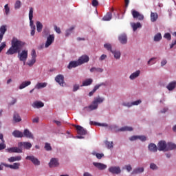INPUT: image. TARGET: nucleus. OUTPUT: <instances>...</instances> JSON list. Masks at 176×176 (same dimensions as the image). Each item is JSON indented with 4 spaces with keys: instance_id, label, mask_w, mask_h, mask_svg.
Returning a JSON list of instances; mask_svg holds the SVG:
<instances>
[{
    "instance_id": "1",
    "label": "nucleus",
    "mask_w": 176,
    "mask_h": 176,
    "mask_svg": "<svg viewBox=\"0 0 176 176\" xmlns=\"http://www.w3.org/2000/svg\"><path fill=\"white\" fill-rule=\"evenodd\" d=\"M25 45V43L14 38L12 40V45L10 49L7 51L6 54L8 56L16 54V53H19L18 57L20 61H23L24 65H25V61H27V58L28 57V51L23 50L20 54V50L21 48Z\"/></svg>"
},
{
    "instance_id": "2",
    "label": "nucleus",
    "mask_w": 176,
    "mask_h": 176,
    "mask_svg": "<svg viewBox=\"0 0 176 176\" xmlns=\"http://www.w3.org/2000/svg\"><path fill=\"white\" fill-rule=\"evenodd\" d=\"M157 149L160 151V152H166L167 149V143H166V141L161 140L157 144Z\"/></svg>"
},
{
    "instance_id": "3",
    "label": "nucleus",
    "mask_w": 176,
    "mask_h": 176,
    "mask_svg": "<svg viewBox=\"0 0 176 176\" xmlns=\"http://www.w3.org/2000/svg\"><path fill=\"white\" fill-rule=\"evenodd\" d=\"M25 159L32 162L34 166H41V161L34 155H28Z\"/></svg>"
},
{
    "instance_id": "4",
    "label": "nucleus",
    "mask_w": 176,
    "mask_h": 176,
    "mask_svg": "<svg viewBox=\"0 0 176 176\" xmlns=\"http://www.w3.org/2000/svg\"><path fill=\"white\" fill-rule=\"evenodd\" d=\"M74 127H76L77 133L79 135H86V134H87V130L85 129L82 126L75 125Z\"/></svg>"
},
{
    "instance_id": "5",
    "label": "nucleus",
    "mask_w": 176,
    "mask_h": 176,
    "mask_svg": "<svg viewBox=\"0 0 176 176\" xmlns=\"http://www.w3.org/2000/svg\"><path fill=\"white\" fill-rule=\"evenodd\" d=\"M18 146L19 148H21V149L23 147L25 149L29 150L32 148V144L28 142H20L18 143Z\"/></svg>"
},
{
    "instance_id": "6",
    "label": "nucleus",
    "mask_w": 176,
    "mask_h": 176,
    "mask_svg": "<svg viewBox=\"0 0 176 176\" xmlns=\"http://www.w3.org/2000/svg\"><path fill=\"white\" fill-rule=\"evenodd\" d=\"M1 165L4 166V167H8L9 168H12V170H19L20 168V163L19 162H15L12 165L1 163Z\"/></svg>"
},
{
    "instance_id": "7",
    "label": "nucleus",
    "mask_w": 176,
    "mask_h": 176,
    "mask_svg": "<svg viewBox=\"0 0 176 176\" xmlns=\"http://www.w3.org/2000/svg\"><path fill=\"white\" fill-rule=\"evenodd\" d=\"M8 153H23V150L20 147H11L7 148Z\"/></svg>"
},
{
    "instance_id": "8",
    "label": "nucleus",
    "mask_w": 176,
    "mask_h": 176,
    "mask_svg": "<svg viewBox=\"0 0 176 176\" xmlns=\"http://www.w3.org/2000/svg\"><path fill=\"white\" fill-rule=\"evenodd\" d=\"M98 108V104L94 103V101L92 102V104L89 107H84V111H87V112H90L91 111H94V109H97Z\"/></svg>"
},
{
    "instance_id": "9",
    "label": "nucleus",
    "mask_w": 176,
    "mask_h": 176,
    "mask_svg": "<svg viewBox=\"0 0 176 176\" xmlns=\"http://www.w3.org/2000/svg\"><path fill=\"white\" fill-rule=\"evenodd\" d=\"M55 80L57 83L60 85V86H62L64 87V85H65V82H64V76L59 74L56 76Z\"/></svg>"
},
{
    "instance_id": "10",
    "label": "nucleus",
    "mask_w": 176,
    "mask_h": 176,
    "mask_svg": "<svg viewBox=\"0 0 176 176\" xmlns=\"http://www.w3.org/2000/svg\"><path fill=\"white\" fill-rule=\"evenodd\" d=\"M54 42V34H50L47 37V41L45 42V47H49L52 43Z\"/></svg>"
},
{
    "instance_id": "11",
    "label": "nucleus",
    "mask_w": 176,
    "mask_h": 176,
    "mask_svg": "<svg viewBox=\"0 0 176 176\" xmlns=\"http://www.w3.org/2000/svg\"><path fill=\"white\" fill-rule=\"evenodd\" d=\"M89 60H90V58H89V56L82 55L78 58V64H80V65H82V64H85V63H89Z\"/></svg>"
},
{
    "instance_id": "12",
    "label": "nucleus",
    "mask_w": 176,
    "mask_h": 176,
    "mask_svg": "<svg viewBox=\"0 0 176 176\" xmlns=\"http://www.w3.org/2000/svg\"><path fill=\"white\" fill-rule=\"evenodd\" d=\"M109 171L111 173V174H120V173H122L120 167L119 166H111L109 168Z\"/></svg>"
},
{
    "instance_id": "13",
    "label": "nucleus",
    "mask_w": 176,
    "mask_h": 176,
    "mask_svg": "<svg viewBox=\"0 0 176 176\" xmlns=\"http://www.w3.org/2000/svg\"><path fill=\"white\" fill-rule=\"evenodd\" d=\"M32 19H34V8L30 7L29 11V20L30 21V23L31 28L35 25H34V21H32Z\"/></svg>"
},
{
    "instance_id": "14",
    "label": "nucleus",
    "mask_w": 176,
    "mask_h": 176,
    "mask_svg": "<svg viewBox=\"0 0 176 176\" xmlns=\"http://www.w3.org/2000/svg\"><path fill=\"white\" fill-rule=\"evenodd\" d=\"M118 41L122 45H126L127 43V35L126 34H122L118 36Z\"/></svg>"
},
{
    "instance_id": "15",
    "label": "nucleus",
    "mask_w": 176,
    "mask_h": 176,
    "mask_svg": "<svg viewBox=\"0 0 176 176\" xmlns=\"http://www.w3.org/2000/svg\"><path fill=\"white\" fill-rule=\"evenodd\" d=\"M58 160L57 158H52L49 163L50 168H52V167H58Z\"/></svg>"
},
{
    "instance_id": "16",
    "label": "nucleus",
    "mask_w": 176,
    "mask_h": 176,
    "mask_svg": "<svg viewBox=\"0 0 176 176\" xmlns=\"http://www.w3.org/2000/svg\"><path fill=\"white\" fill-rule=\"evenodd\" d=\"M79 65H80L78 60H73L69 63L67 68L68 69H72V68H76V67H79Z\"/></svg>"
},
{
    "instance_id": "17",
    "label": "nucleus",
    "mask_w": 176,
    "mask_h": 176,
    "mask_svg": "<svg viewBox=\"0 0 176 176\" xmlns=\"http://www.w3.org/2000/svg\"><path fill=\"white\" fill-rule=\"evenodd\" d=\"M93 165L98 168V170H105L107 168V165L100 163V162H93Z\"/></svg>"
},
{
    "instance_id": "18",
    "label": "nucleus",
    "mask_w": 176,
    "mask_h": 176,
    "mask_svg": "<svg viewBox=\"0 0 176 176\" xmlns=\"http://www.w3.org/2000/svg\"><path fill=\"white\" fill-rule=\"evenodd\" d=\"M101 86H105V84H104V82H102V83H101V84L96 85L94 87L93 90L89 93V97H91V96H93V94H94L95 92H96V91H98V89H100V87H101Z\"/></svg>"
},
{
    "instance_id": "19",
    "label": "nucleus",
    "mask_w": 176,
    "mask_h": 176,
    "mask_svg": "<svg viewBox=\"0 0 176 176\" xmlns=\"http://www.w3.org/2000/svg\"><path fill=\"white\" fill-rule=\"evenodd\" d=\"M14 123H19L21 122V117L17 112H14L13 115V119H12Z\"/></svg>"
},
{
    "instance_id": "20",
    "label": "nucleus",
    "mask_w": 176,
    "mask_h": 176,
    "mask_svg": "<svg viewBox=\"0 0 176 176\" xmlns=\"http://www.w3.org/2000/svg\"><path fill=\"white\" fill-rule=\"evenodd\" d=\"M6 26L2 25L0 28V43L2 42V39H3V35H5V32H6Z\"/></svg>"
},
{
    "instance_id": "21",
    "label": "nucleus",
    "mask_w": 176,
    "mask_h": 176,
    "mask_svg": "<svg viewBox=\"0 0 176 176\" xmlns=\"http://www.w3.org/2000/svg\"><path fill=\"white\" fill-rule=\"evenodd\" d=\"M174 149H176V144L173 142H168L166 144V152H168V151H174Z\"/></svg>"
},
{
    "instance_id": "22",
    "label": "nucleus",
    "mask_w": 176,
    "mask_h": 176,
    "mask_svg": "<svg viewBox=\"0 0 176 176\" xmlns=\"http://www.w3.org/2000/svg\"><path fill=\"white\" fill-rule=\"evenodd\" d=\"M12 135L15 137V138H23L24 137L23 133L18 130H15L12 132Z\"/></svg>"
},
{
    "instance_id": "23",
    "label": "nucleus",
    "mask_w": 176,
    "mask_h": 176,
    "mask_svg": "<svg viewBox=\"0 0 176 176\" xmlns=\"http://www.w3.org/2000/svg\"><path fill=\"white\" fill-rule=\"evenodd\" d=\"M32 107L33 108H43L45 107V104L41 101H36L32 104Z\"/></svg>"
},
{
    "instance_id": "24",
    "label": "nucleus",
    "mask_w": 176,
    "mask_h": 176,
    "mask_svg": "<svg viewBox=\"0 0 176 176\" xmlns=\"http://www.w3.org/2000/svg\"><path fill=\"white\" fill-rule=\"evenodd\" d=\"M144 167L136 168L132 171V175H135L137 174H141L142 173H144Z\"/></svg>"
},
{
    "instance_id": "25",
    "label": "nucleus",
    "mask_w": 176,
    "mask_h": 176,
    "mask_svg": "<svg viewBox=\"0 0 176 176\" xmlns=\"http://www.w3.org/2000/svg\"><path fill=\"white\" fill-rule=\"evenodd\" d=\"M20 160H21V156L20 155L16 157H11L8 158V162L10 163H13L14 162H20Z\"/></svg>"
},
{
    "instance_id": "26",
    "label": "nucleus",
    "mask_w": 176,
    "mask_h": 176,
    "mask_svg": "<svg viewBox=\"0 0 176 176\" xmlns=\"http://www.w3.org/2000/svg\"><path fill=\"white\" fill-rule=\"evenodd\" d=\"M140 74H141V72L140 70H138L134 73H133L132 74H131V76H129V78L131 79V80H134V79L140 76Z\"/></svg>"
},
{
    "instance_id": "27",
    "label": "nucleus",
    "mask_w": 176,
    "mask_h": 176,
    "mask_svg": "<svg viewBox=\"0 0 176 176\" xmlns=\"http://www.w3.org/2000/svg\"><path fill=\"white\" fill-rule=\"evenodd\" d=\"M157 146H156V144H153V143H151L148 145V150L151 152H157Z\"/></svg>"
},
{
    "instance_id": "28",
    "label": "nucleus",
    "mask_w": 176,
    "mask_h": 176,
    "mask_svg": "<svg viewBox=\"0 0 176 176\" xmlns=\"http://www.w3.org/2000/svg\"><path fill=\"white\" fill-rule=\"evenodd\" d=\"M103 21H109L112 20V13L107 12L102 18Z\"/></svg>"
},
{
    "instance_id": "29",
    "label": "nucleus",
    "mask_w": 176,
    "mask_h": 176,
    "mask_svg": "<svg viewBox=\"0 0 176 176\" xmlns=\"http://www.w3.org/2000/svg\"><path fill=\"white\" fill-rule=\"evenodd\" d=\"M23 136L26 137V138H32L34 139V135H32V133L30 132L28 129H25L23 131Z\"/></svg>"
},
{
    "instance_id": "30",
    "label": "nucleus",
    "mask_w": 176,
    "mask_h": 176,
    "mask_svg": "<svg viewBox=\"0 0 176 176\" xmlns=\"http://www.w3.org/2000/svg\"><path fill=\"white\" fill-rule=\"evenodd\" d=\"M91 83H93V79L87 78L82 82L81 87H83V86H90V85H91Z\"/></svg>"
},
{
    "instance_id": "31",
    "label": "nucleus",
    "mask_w": 176,
    "mask_h": 176,
    "mask_svg": "<svg viewBox=\"0 0 176 176\" xmlns=\"http://www.w3.org/2000/svg\"><path fill=\"white\" fill-rule=\"evenodd\" d=\"M46 86H47V82H38L35 86V89L39 90L40 89H43L46 87Z\"/></svg>"
},
{
    "instance_id": "32",
    "label": "nucleus",
    "mask_w": 176,
    "mask_h": 176,
    "mask_svg": "<svg viewBox=\"0 0 176 176\" xmlns=\"http://www.w3.org/2000/svg\"><path fill=\"white\" fill-rule=\"evenodd\" d=\"M175 86H176V82L175 81H173V82H170L167 85L166 89H168V90L171 91V90H174V89H175Z\"/></svg>"
},
{
    "instance_id": "33",
    "label": "nucleus",
    "mask_w": 176,
    "mask_h": 176,
    "mask_svg": "<svg viewBox=\"0 0 176 176\" xmlns=\"http://www.w3.org/2000/svg\"><path fill=\"white\" fill-rule=\"evenodd\" d=\"M30 85H31V81H25L23 82L20 86H19V89L20 90H23V89H25V87H27V86H30Z\"/></svg>"
},
{
    "instance_id": "34",
    "label": "nucleus",
    "mask_w": 176,
    "mask_h": 176,
    "mask_svg": "<svg viewBox=\"0 0 176 176\" xmlns=\"http://www.w3.org/2000/svg\"><path fill=\"white\" fill-rule=\"evenodd\" d=\"M131 27L133 30V31H137L138 28H141V27H142V25H141V23L138 22V23H133L131 24Z\"/></svg>"
},
{
    "instance_id": "35",
    "label": "nucleus",
    "mask_w": 176,
    "mask_h": 176,
    "mask_svg": "<svg viewBox=\"0 0 176 176\" xmlns=\"http://www.w3.org/2000/svg\"><path fill=\"white\" fill-rule=\"evenodd\" d=\"M104 72V69L102 68H100V67H91L90 69V72Z\"/></svg>"
},
{
    "instance_id": "36",
    "label": "nucleus",
    "mask_w": 176,
    "mask_h": 176,
    "mask_svg": "<svg viewBox=\"0 0 176 176\" xmlns=\"http://www.w3.org/2000/svg\"><path fill=\"white\" fill-rule=\"evenodd\" d=\"M118 131H133V127L131 126H123L118 130Z\"/></svg>"
},
{
    "instance_id": "37",
    "label": "nucleus",
    "mask_w": 176,
    "mask_h": 176,
    "mask_svg": "<svg viewBox=\"0 0 176 176\" xmlns=\"http://www.w3.org/2000/svg\"><path fill=\"white\" fill-rule=\"evenodd\" d=\"M111 53L113 54L114 57L117 60H119V58H120V51L113 50L111 51Z\"/></svg>"
},
{
    "instance_id": "38",
    "label": "nucleus",
    "mask_w": 176,
    "mask_h": 176,
    "mask_svg": "<svg viewBox=\"0 0 176 176\" xmlns=\"http://www.w3.org/2000/svg\"><path fill=\"white\" fill-rule=\"evenodd\" d=\"M157 20V13L151 12V21L154 23V21H156Z\"/></svg>"
},
{
    "instance_id": "39",
    "label": "nucleus",
    "mask_w": 176,
    "mask_h": 176,
    "mask_svg": "<svg viewBox=\"0 0 176 176\" xmlns=\"http://www.w3.org/2000/svg\"><path fill=\"white\" fill-rule=\"evenodd\" d=\"M162 41V34L157 33L154 36V42H160Z\"/></svg>"
},
{
    "instance_id": "40",
    "label": "nucleus",
    "mask_w": 176,
    "mask_h": 176,
    "mask_svg": "<svg viewBox=\"0 0 176 176\" xmlns=\"http://www.w3.org/2000/svg\"><path fill=\"white\" fill-rule=\"evenodd\" d=\"M43 28V25L41 23L40 21L36 22V30L38 32H42V29Z\"/></svg>"
},
{
    "instance_id": "41",
    "label": "nucleus",
    "mask_w": 176,
    "mask_h": 176,
    "mask_svg": "<svg viewBox=\"0 0 176 176\" xmlns=\"http://www.w3.org/2000/svg\"><path fill=\"white\" fill-rule=\"evenodd\" d=\"M94 102L95 104H101V102H104V98H100V97L96 98Z\"/></svg>"
},
{
    "instance_id": "42",
    "label": "nucleus",
    "mask_w": 176,
    "mask_h": 176,
    "mask_svg": "<svg viewBox=\"0 0 176 176\" xmlns=\"http://www.w3.org/2000/svg\"><path fill=\"white\" fill-rule=\"evenodd\" d=\"M35 63H36V59L32 58L31 60L28 61L27 65L29 67H32Z\"/></svg>"
},
{
    "instance_id": "43",
    "label": "nucleus",
    "mask_w": 176,
    "mask_h": 176,
    "mask_svg": "<svg viewBox=\"0 0 176 176\" xmlns=\"http://www.w3.org/2000/svg\"><path fill=\"white\" fill-rule=\"evenodd\" d=\"M73 30H75V26H72L69 29L67 30L65 32V36H69V35H71Z\"/></svg>"
},
{
    "instance_id": "44",
    "label": "nucleus",
    "mask_w": 176,
    "mask_h": 176,
    "mask_svg": "<svg viewBox=\"0 0 176 176\" xmlns=\"http://www.w3.org/2000/svg\"><path fill=\"white\" fill-rule=\"evenodd\" d=\"M105 145L108 149H111V148H113V142H105Z\"/></svg>"
},
{
    "instance_id": "45",
    "label": "nucleus",
    "mask_w": 176,
    "mask_h": 176,
    "mask_svg": "<svg viewBox=\"0 0 176 176\" xmlns=\"http://www.w3.org/2000/svg\"><path fill=\"white\" fill-rule=\"evenodd\" d=\"M131 13H132V16L133 17V19H136V17H138V16L140 15V12L135 10H133L131 11Z\"/></svg>"
},
{
    "instance_id": "46",
    "label": "nucleus",
    "mask_w": 176,
    "mask_h": 176,
    "mask_svg": "<svg viewBox=\"0 0 176 176\" xmlns=\"http://www.w3.org/2000/svg\"><path fill=\"white\" fill-rule=\"evenodd\" d=\"M104 49H107V50H109L111 52H112L113 51V50H112V45H111V44H109V43L104 44Z\"/></svg>"
},
{
    "instance_id": "47",
    "label": "nucleus",
    "mask_w": 176,
    "mask_h": 176,
    "mask_svg": "<svg viewBox=\"0 0 176 176\" xmlns=\"http://www.w3.org/2000/svg\"><path fill=\"white\" fill-rule=\"evenodd\" d=\"M4 10H5L6 14L8 16V14H9V13L10 12V8H9V5L8 4H6L5 5Z\"/></svg>"
},
{
    "instance_id": "48",
    "label": "nucleus",
    "mask_w": 176,
    "mask_h": 176,
    "mask_svg": "<svg viewBox=\"0 0 176 176\" xmlns=\"http://www.w3.org/2000/svg\"><path fill=\"white\" fill-rule=\"evenodd\" d=\"M15 9H20L21 8V1L20 0H17L14 4Z\"/></svg>"
},
{
    "instance_id": "49",
    "label": "nucleus",
    "mask_w": 176,
    "mask_h": 176,
    "mask_svg": "<svg viewBox=\"0 0 176 176\" xmlns=\"http://www.w3.org/2000/svg\"><path fill=\"white\" fill-rule=\"evenodd\" d=\"M95 156H96L97 159H102L104 157V154L103 153H93Z\"/></svg>"
},
{
    "instance_id": "50",
    "label": "nucleus",
    "mask_w": 176,
    "mask_h": 176,
    "mask_svg": "<svg viewBox=\"0 0 176 176\" xmlns=\"http://www.w3.org/2000/svg\"><path fill=\"white\" fill-rule=\"evenodd\" d=\"M79 89H80V86H79L78 84H75V85H73L72 91H74V92L78 91V90H79Z\"/></svg>"
},
{
    "instance_id": "51",
    "label": "nucleus",
    "mask_w": 176,
    "mask_h": 176,
    "mask_svg": "<svg viewBox=\"0 0 176 176\" xmlns=\"http://www.w3.org/2000/svg\"><path fill=\"white\" fill-rule=\"evenodd\" d=\"M138 140H140V141L144 142V141H146V137H145L144 135H138Z\"/></svg>"
},
{
    "instance_id": "52",
    "label": "nucleus",
    "mask_w": 176,
    "mask_h": 176,
    "mask_svg": "<svg viewBox=\"0 0 176 176\" xmlns=\"http://www.w3.org/2000/svg\"><path fill=\"white\" fill-rule=\"evenodd\" d=\"M155 60H156V58H151L148 61V65H152L153 64H155V63H156V61H155Z\"/></svg>"
},
{
    "instance_id": "53",
    "label": "nucleus",
    "mask_w": 176,
    "mask_h": 176,
    "mask_svg": "<svg viewBox=\"0 0 176 176\" xmlns=\"http://www.w3.org/2000/svg\"><path fill=\"white\" fill-rule=\"evenodd\" d=\"M5 47H6V43H1L0 45V53L5 49Z\"/></svg>"
},
{
    "instance_id": "54",
    "label": "nucleus",
    "mask_w": 176,
    "mask_h": 176,
    "mask_svg": "<svg viewBox=\"0 0 176 176\" xmlns=\"http://www.w3.org/2000/svg\"><path fill=\"white\" fill-rule=\"evenodd\" d=\"M45 149L46 151H52V146H50V144H49V143H45Z\"/></svg>"
},
{
    "instance_id": "55",
    "label": "nucleus",
    "mask_w": 176,
    "mask_h": 176,
    "mask_svg": "<svg viewBox=\"0 0 176 176\" xmlns=\"http://www.w3.org/2000/svg\"><path fill=\"white\" fill-rule=\"evenodd\" d=\"M122 105H123V107H127L128 108H131V107H132V103L130 102H123Z\"/></svg>"
},
{
    "instance_id": "56",
    "label": "nucleus",
    "mask_w": 176,
    "mask_h": 176,
    "mask_svg": "<svg viewBox=\"0 0 176 176\" xmlns=\"http://www.w3.org/2000/svg\"><path fill=\"white\" fill-rule=\"evenodd\" d=\"M32 58L36 59V52L35 50H32L31 52Z\"/></svg>"
},
{
    "instance_id": "57",
    "label": "nucleus",
    "mask_w": 176,
    "mask_h": 176,
    "mask_svg": "<svg viewBox=\"0 0 176 176\" xmlns=\"http://www.w3.org/2000/svg\"><path fill=\"white\" fill-rule=\"evenodd\" d=\"M164 38L168 39V41H171V34H170V33H166L164 36Z\"/></svg>"
},
{
    "instance_id": "58",
    "label": "nucleus",
    "mask_w": 176,
    "mask_h": 176,
    "mask_svg": "<svg viewBox=\"0 0 176 176\" xmlns=\"http://www.w3.org/2000/svg\"><path fill=\"white\" fill-rule=\"evenodd\" d=\"M141 102H142L141 100H138L132 102H131L132 107H133V105H140V104H141Z\"/></svg>"
},
{
    "instance_id": "59",
    "label": "nucleus",
    "mask_w": 176,
    "mask_h": 176,
    "mask_svg": "<svg viewBox=\"0 0 176 176\" xmlns=\"http://www.w3.org/2000/svg\"><path fill=\"white\" fill-rule=\"evenodd\" d=\"M32 31L30 32V34L32 35V36H34V35H35V30H36V27L35 25L32 26Z\"/></svg>"
},
{
    "instance_id": "60",
    "label": "nucleus",
    "mask_w": 176,
    "mask_h": 176,
    "mask_svg": "<svg viewBox=\"0 0 176 176\" xmlns=\"http://www.w3.org/2000/svg\"><path fill=\"white\" fill-rule=\"evenodd\" d=\"M130 141H137L138 140V135H133L129 138Z\"/></svg>"
},
{
    "instance_id": "61",
    "label": "nucleus",
    "mask_w": 176,
    "mask_h": 176,
    "mask_svg": "<svg viewBox=\"0 0 176 176\" xmlns=\"http://www.w3.org/2000/svg\"><path fill=\"white\" fill-rule=\"evenodd\" d=\"M150 168H151V170H157V166L155 164H151Z\"/></svg>"
},
{
    "instance_id": "62",
    "label": "nucleus",
    "mask_w": 176,
    "mask_h": 176,
    "mask_svg": "<svg viewBox=\"0 0 176 176\" xmlns=\"http://www.w3.org/2000/svg\"><path fill=\"white\" fill-rule=\"evenodd\" d=\"M54 30L57 34H61V29L60 28L57 27V25L54 26Z\"/></svg>"
},
{
    "instance_id": "63",
    "label": "nucleus",
    "mask_w": 176,
    "mask_h": 176,
    "mask_svg": "<svg viewBox=\"0 0 176 176\" xmlns=\"http://www.w3.org/2000/svg\"><path fill=\"white\" fill-rule=\"evenodd\" d=\"M126 170L128 171V173H130L131 170H133V168L131 167V165H126L125 166Z\"/></svg>"
},
{
    "instance_id": "64",
    "label": "nucleus",
    "mask_w": 176,
    "mask_h": 176,
    "mask_svg": "<svg viewBox=\"0 0 176 176\" xmlns=\"http://www.w3.org/2000/svg\"><path fill=\"white\" fill-rule=\"evenodd\" d=\"M136 19H138L140 21H142L144 20V16L142 15V14H139V15L138 16V17H136Z\"/></svg>"
}]
</instances>
